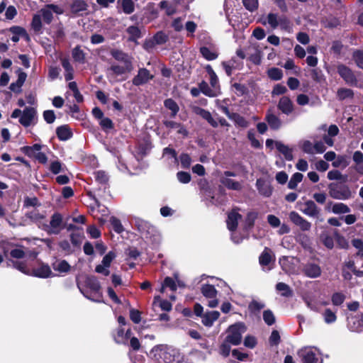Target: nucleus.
<instances>
[{
  "mask_svg": "<svg viewBox=\"0 0 363 363\" xmlns=\"http://www.w3.org/2000/svg\"><path fill=\"white\" fill-rule=\"evenodd\" d=\"M264 26L269 25L272 29L279 27L281 29L290 31L291 29V22L289 19L284 16L275 13H269L265 18L260 21Z\"/></svg>",
  "mask_w": 363,
  "mask_h": 363,
  "instance_id": "nucleus-1",
  "label": "nucleus"
},
{
  "mask_svg": "<svg viewBox=\"0 0 363 363\" xmlns=\"http://www.w3.org/2000/svg\"><path fill=\"white\" fill-rule=\"evenodd\" d=\"M155 351L160 363H179L182 359L179 351L170 346L160 345Z\"/></svg>",
  "mask_w": 363,
  "mask_h": 363,
  "instance_id": "nucleus-2",
  "label": "nucleus"
},
{
  "mask_svg": "<svg viewBox=\"0 0 363 363\" xmlns=\"http://www.w3.org/2000/svg\"><path fill=\"white\" fill-rule=\"evenodd\" d=\"M246 327L242 323H237L230 325L227 330L225 340L233 345H238L242 342V334L245 333Z\"/></svg>",
  "mask_w": 363,
  "mask_h": 363,
  "instance_id": "nucleus-3",
  "label": "nucleus"
},
{
  "mask_svg": "<svg viewBox=\"0 0 363 363\" xmlns=\"http://www.w3.org/2000/svg\"><path fill=\"white\" fill-rule=\"evenodd\" d=\"M133 69V64H123V65L112 64L107 69V77L113 82L118 81V77H122L121 79L124 80L125 77H123V75L130 73Z\"/></svg>",
  "mask_w": 363,
  "mask_h": 363,
  "instance_id": "nucleus-4",
  "label": "nucleus"
},
{
  "mask_svg": "<svg viewBox=\"0 0 363 363\" xmlns=\"http://www.w3.org/2000/svg\"><path fill=\"white\" fill-rule=\"evenodd\" d=\"M328 192L330 196L337 200H347L352 196V192L347 185L330 184Z\"/></svg>",
  "mask_w": 363,
  "mask_h": 363,
  "instance_id": "nucleus-5",
  "label": "nucleus"
},
{
  "mask_svg": "<svg viewBox=\"0 0 363 363\" xmlns=\"http://www.w3.org/2000/svg\"><path fill=\"white\" fill-rule=\"evenodd\" d=\"M279 263L282 270L288 274H298L299 260L291 257H282L279 259Z\"/></svg>",
  "mask_w": 363,
  "mask_h": 363,
  "instance_id": "nucleus-6",
  "label": "nucleus"
},
{
  "mask_svg": "<svg viewBox=\"0 0 363 363\" xmlns=\"http://www.w3.org/2000/svg\"><path fill=\"white\" fill-rule=\"evenodd\" d=\"M154 78V74L145 67L139 68L137 74L133 78V85L139 86L150 82Z\"/></svg>",
  "mask_w": 363,
  "mask_h": 363,
  "instance_id": "nucleus-7",
  "label": "nucleus"
},
{
  "mask_svg": "<svg viewBox=\"0 0 363 363\" xmlns=\"http://www.w3.org/2000/svg\"><path fill=\"white\" fill-rule=\"evenodd\" d=\"M116 257L115 252L110 251L104 257L101 263L96 267L95 272L104 276H108L110 274L109 267Z\"/></svg>",
  "mask_w": 363,
  "mask_h": 363,
  "instance_id": "nucleus-8",
  "label": "nucleus"
},
{
  "mask_svg": "<svg viewBox=\"0 0 363 363\" xmlns=\"http://www.w3.org/2000/svg\"><path fill=\"white\" fill-rule=\"evenodd\" d=\"M301 272L304 276L310 279L318 278L322 274L320 265L313 262H308L303 264Z\"/></svg>",
  "mask_w": 363,
  "mask_h": 363,
  "instance_id": "nucleus-9",
  "label": "nucleus"
},
{
  "mask_svg": "<svg viewBox=\"0 0 363 363\" xmlns=\"http://www.w3.org/2000/svg\"><path fill=\"white\" fill-rule=\"evenodd\" d=\"M134 222L137 229L142 234H144L146 236L153 235L156 233L155 227L147 220H145L140 218H135Z\"/></svg>",
  "mask_w": 363,
  "mask_h": 363,
  "instance_id": "nucleus-10",
  "label": "nucleus"
},
{
  "mask_svg": "<svg viewBox=\"0 0 363 363\" xmlns=\"http://www.w3.org/2000/svg\"><path fill=\"white\" fill-rule=\"evenodd\" d=\"M289 219L303 231H308L311 228V224L297 212L291 211L289 213Z\"/></svg>",
  "mask_w": 363,
  "mask_h": 363,
  "instance_id": "nucleus-11",
  "label": "nucleus"
},
{
  "mask_svg": "<svg viewBox=\"0 0 363 363\" xmlns=\"http://www.w3.org/2000/svg\"><path fill=\"white\" fill-rule=\"evenodd\" d=\"M36 116V111L33 107L26 108L19 119V122L25 127H28L32 124Z\"/></svg>",
  "mask_w": 363,
  "mask_h": 363,
  "instance_id": "nucleus-12",
  "label": "nucleus"
},
{
  "mask_svg": "<svg viewBox=\"0 0 363 363\" xmlns=\"http://www.w3.org/2000/svg\"><path fill=\"white\" fill-rule=\"evenodd\" d=\"M337 72L347 84H353L356 82V77L352 71L344 65L337 66Z\"/></svg>",
  "mask_w": 363,
  "mask_h": 363,
  "instance_id": "nucleus-13",
  "label": "nucleus"
},
{
  "mask_svg": "<svg viewBox=\"0 0 363 363\" xmlns=\"http://www.w3.org/2000/svg\"><path fill=\"white\" fill-rule=\"evenodd\" d=\"M249 60L255 65H259L262 60V51L258 45L252 44L247 48Z\"/></svg>",
  "mask_w": 363,
  "mask_h": 363,
  "instance_id": "nucleus-14",
  "label": "nucleus"
},
{
  "mask_svg": "<svg viewBox=\"0 0 363 363\" xmlns=\"http://www.w3.org/2000/svg\"><path fill=\"white\" fill-rule=\"evenodd\" d=\"M301 211L309 217L317 218L320 215V209L313 201L309 200L303 203Z\"/></svg>",
  "mask_w": 363,
  "mask_h": 363,
  "instance_id": "nucleus-15",
  "label": "nucleus"
},
{
  "mask_svg": "<svg viewBox=\"0 0 363 363\" xmlns=\"http://www.w3.org/2000/svg\"><path fill=\"white\" fill-rule=\"evenodd\" d=\"M300 356L303 363H322V362L319 360L316 352L311 348L302 350L300 352Z\"/></svg>",
  "mask_w": 363,
  "mask_h": 363,
  "instance_id": "nucleus-16",
  "label": "nucleus"
},
{
  "mask_svg": "<svg viewBox=\"0 0 363 363\" xmlns=\"http://www.w3.org/2000/svg\"><path fill=\"white\" fill-rule=\"evenodd\" d=\"M192 110L195 114L200 116L207 121L208 123L213 128H216L218 126V121L212 117L211 113L208 111L199 106H194Z\"/></svg>",
  "mask_w": 363,
  "mask_h": 363,
  "instance_id": "nucleus-17",
  "label": "nucleus"
},
{
  "mask_svg": "<svg viewBox=\"0 0 363 363\" xmlns=\"http://www.w3.org/2000/svg\"><path fill=\"white\" fill-rule=\"evenodd\" d=\"M39 278H48L54 276L50 267L48 264H41L39 267L31 271V275Z\"/></svg>",
  "mask_w": 363,
  "mask_h": 363,
  "instance_id": "nucleus-18",
  "label": "nucleus"
},
{
  "mask_svg": "<svg viewBox=\"0 0 363 363\" xmlns=\"http://www.w3.org/2000/svg\"><path fill=\"white\" fill-rule=\"evenodd\" d=\"M278 108L284 114L289 115L294 111V104L288 96H282L278 104Z\"/></svg>",
  "mask_w": 363,
  "mask_h": 363,
  "instance_id": "nucleus-19",
  "label": "nucleus"
},
{
  "mask_svg": "<svg viewBox=\"0 0 363 363\" xmlns=\"http://www.w3.org/2000/svg\"><path fill=\"white\" fill-rule=\"evenodd\" d=\"M62 223V216L58 213H54L50 222V233L57 234L61 230V225Z\"/></svg>",
  "mask_w": 363,
  "mask_h": 363,
  "instance_id": "nucleus-20",
  "label": "nucleus"
},
{
  "mask_svg": "<svg viewBox=\"0 0 363 363\" xmlns=\"http://www.w3.org/2000/svg\"><path fill=\"white\" fill-rule=\"evenodd\" d=\"M220 317V313L217 311H207L201 318L202 323L206 327H211L213 323Z\"/></svg>",
  "mask_w": 363,
  "mask_h": 363,
  "instance_id": "nucleus-21",
  "label": "nucleus"
},
{
  "mask_svg": "<svg viewBox=\"0 0 363 363\" xmlns=\"http://www.w3.org/2000/svg\"><path fill=\"white\" fill-rule=\"evenodd\" d=\"M265 120L268 123L269 127L273 130H278L282 125L280 118L274 114L272 110H268L265 116Z\"/></svg>",
  "mask_w": 363,
  "mask_h": 363,
  "instance_id": "nucleus-22",
  "label": "nucleus"
},
{
  "mask_svg": "<svg viewBox=\"0 0 363 363\" xmlns=\"http://www.w3.org/2000/svg\"><path fill=\"white\" fill-rule=\"evenodd\" d=\"M241 217V215L235 210L229 213L227 219V226L230 231H234L236 230L238 220H240Z\"/></svg>",
  "mask_w": 363,
  "mask_h": 363,
  "instance_id": "nucleus-23",
  "label": "nucleus"
},
{
  "mask_svg": "<svg viewBox=\"0 0 363 363\" xmlns=\"http://www.w3.org/2000/svg\"><path fill=\"white\" fill-rule=\"evenodd\" d=\"M111 55L117 61L123 64H133L132 58L126 53L120 50H111Z\"/></svg>",
  "mask_w": 363,
  "mask_h": 363,
  "instance_id": "nucleus-24",
  "label": "nucleus"
},
{
  "mask_svg": "<svg viewBox=\"0 0 363 363\" xmlns=\"http://www.w3.org/2000/svg\"><path fill=\"white\" fill-rule=\"evenodd\" d=\"M275 147L279 152L284 155L286 160L291 161L293 160L292 150L289 146L284 145L281 141H277Z\"/></svg>",
  "mask_w": 363,
  "mask_h": 363,
  "instance_id": "nucleus-25",
  "label": "nucleus"
},
{
  "mask_svg": "<svg viewBox=\"0 0 363 363\" xmlns=\"http://www.w3.org/2000/svg\"><path fill=\"white\" fill-rule=\"evenodd\" d=\"M256 186L259 192L264 196H269L272 194V189L271 186L262 179H258L256 182Z\"/></svg>",
  "mask_w": 363,
  "mask_h": 363,
  "instance_id": "nucleus-26",
  "label": "nucleus"
},
{
  "mask_svg": "<svg viewBox=\"0 0 363 363\" xmlns=\"http://www.w3.org/2000/svg\"><path fill=\"white\" fill-rule=\"evenodd\" d=\"M88 5L84 0H73L70 9L74 13H79L87 10Z\"/></svg>",
  "mask_w": 363,
  "mask_h": 363,
  "instance_id": "nucleus-27",
  "label": "nucleus"
},
{
  "mask_svg": "<svg viewBox=\"0 0 363 363\" xmlns=\"http://www.w3.org/2000/svg\"><path fill=\"white\" fill-rule=\"evenodd\" d=\"M56 134L60 140H67L72 137V132L67 125H62L57 128Z\"/></svg>",
  "mask_w": 363,
  "mask_h": 363,
  "instance_id": "nucleus-28",
  "label": "nucleus"
},
{
  "mask_svg": "<svg viewBox=\"0 0 363 363\" xmlns=\"http://www.w3.org/2000/svg\"><path fill=\"white\" fill-rule=\"evenodd\" d=\"M273 255L272 254L271 250L267 247H265L264 251L262 252L259 257V264L262 266H267L270 262L272 260Z\"/></svg>",
  "mask_w": 363,
  "mask_h": 363,
  "instance_id": "nucleus-29",
  "label": "nucleus"
},
{
  "mask_svg": "<svg viewBox=\"0 0 363 363\" xmlns=\"http://www.w3.org/2000/svg\"><path fill=\"white\" fill-rule=\"evenodd\" d=\"M42 146L39 144H35L33 146H24L21 150L29 157H35L38 152L41 150Z\"/></svg>",
  "mask_w": 363,
  "mask_h": 363,
  "instance_id": "nucleus-30",
  "label": "nucleus"
},
{
  "mask_svg": "<svg viewBox=\"0 0 363 363\" xmlns=\"http://www.w3.org/2000/svg\"><path fill=\"white\" fill-rule=\"evenodd\" d=\"M52 268L60 273H67L70 270V265L65 260H60L52 264Z\"/></svg>",
  "mask_w": 363,
  "mask_h": 363,
  "instance_id": "nucleus-31",
  "label": "nucleus"
},
{
  "mask_svg": "<svg viewBox=\"0 0 363 363\" xmlns=\"http://www.w3.org/2000/svg\"><path fill=\"white\" fill-rule=\"evenodd\" d=\"M202 294L207 298H213L216 297L217 291L213 285L206 284L201 287Z\"/></svg>",
  "mask_w": 363,
  "mask_h": 363,
  "instance_id": "nucleus-32",
  "label": "nucleus"
},
{
  "mask_svg": "<svg viewBox=\"0 0 363 363\" xmlns=\"http://www.w3.org/2000/svg\"><path fill=\"white\" fill-rule=\"evenodd\" d=\"M332 212L335 214L348 213L350 212V208L343 203H335L332 206Z\"/></svg>",
  "mask_w": 363,
  "mask_h": 363,
  "instance_id": "nucleus-33",
  "label": "nucleus"
},
{
  "mask_svg": "<svg viewBox=\"0 0 363 363\" xmlns=\"http://www.w3.org/2000/svg\"><path fill=\"white\" fill-rule=\"evenodd\" d=\"M220 182L230 189L240 190L242 187L241 184L238 182L227 177H222L220 179Z\"/></svg>",
  "mask_w": 363,
  "mask_h": 363,
  "instance_id": "nucleus-34",
  "label": "nucleus"
},
{
  "mask_svg": "<svg viewBox=\"0 0 363 363\" xmlns=\"http://www.w3.org/2000/svg\"><path fill=\"white\" fill-rule=\"evenodd\" d=\"M276 289L281 292V296L289 297L292 296V291L289 286L283 282H279L276 285Z\"/></svg>",
  "mask_w": 363,
  "mask_h": 363,
  "instance_id": "nucleus-35",
  "label": "nucleus"
},
{
  "mask_svg": "<svg viewBox=\"0 0 363 363\" xmlns=\"http://www.w3.org/2000/svg\"><path fill=\"white\" fill-rule=\"evenodd\" d=\"M200 52L202 56L207 60H216L218 57V54L215 51L209 49L207 47H201L200 48Z\"/></svg>",
  "mask_w": 363,
  "mask_h": 363,
  "instance_id": "nucleus-36",
  "label": "nucleus"
},
{
  "mask_svg": "<svg viewBox=\"0 0 363 363\" xmlns=\"http://www.w3.org/2000/svg\"><path fill=\"white\" fill-rule=\"evenodd\" d=\"M229 118L233 120L236 125L242 128H247L249 125V123L244 118V117L236 113H232Z\"/></svg>",
  "mask_w": 363,
  "mask_h": 363,
  "instance_id": "nucleus-37",
  "label": "nucleus"
},
{
  "mask_svg": "<svg viewBox=\"0 0 363 363\" xmlns=\"http://www.w3.org/2000/svg\"><path fill=\"white\" fill-rule=\"evenodd\" d=\"M303 174L299 172L294 174L288 183V187L290 189H294L296 188L298 183L303 179Z\"/></svg>",
  "mask_w": 363,
  "mask_h": 363,
  "instance_id": "nucleus-38",
  "label": "nucleus"
},
{
  "mask_svg": "<svg viewBox=\"0 0 363 363\" xmlns=\"http://www.w3.org/2000/svg\"><path fill=\"white\" fill-rule=\"evenodd\" d=\"M121 7L125 14H130L135 11V4L132 0H122Z\"/></svg>",
  "mask_w": 363,
  "mask_h": 363,
  "instance_id": "nucleus-39",
  "label": "nucleus"
},
{
  "mask_svg": "<svg viewBox=\"0 0 363 363\" xmlns=\"http://www.w3.org/2000/svg\"><path fill=\"white\" fill-rule=\"evenodd\" d=\"M349 164L347 161V158L345 155H339L336 157L334 161L332 163V165L334 167H342L345 168Z\"/></svg>",
  "mask_w": 363,
  "mask_h": 363,
  "instance_id": "nucleus-40",
  "label": "nucleus"
},
{
  "mask_svg": "<svg viewBox=\"0 0 363 363\" xmlns=\"http://www.w3.org/2000/svg\"><path fill=\"white\" fill-rule=\"evenodd\" d=\"M267 74L271 79L275 81L280 80L283 77L281 69L277 67H272L269 69L267 71Z\"/></svg>",
  "mask_w": 363,
  "mask_h": 363,
  "instance_id": "nucleus-41",
  "label": "nucleus"
},
{
  "mask_svg": "<svg viewBox=\"0 0 363 363\" xmlns=\"http://www.w3.org/2000/svg\"><path fill=\"white\" fill-rule=\"evenodd\" d=\"M352 59L357 66L363 69V50H356L353 52Z\"/></svg>",
  "mask_w": 363,
  "mask_h": 363,
  "instance_id": "nucleus-42",
  "label": "nucleus"
},
{
  "mask_svg": "<svg viewBox=\"0 0 363 363\" xmlns=\"http://www.w3.org/2000/svg\"><path fill=\"white\" fill-rule=\"evenodd\" d=\"M127 33L130 35V37H129L130 41H135L137 39L140 38V30L136 26H129L127 28Z\"/></svg>",
  "mask_w": 363,
  "mask_h": 363,
  "instance_id": "nucleus-43",
  "label": "nucleus"
},
{
  "mask_svg": "<svg viewBox=\"0 0 363 363\" xmlns=\"http://www.w3.org/2000/svg\"><path fill=\"white\" fill-rule=\"evenodd\" d=\"M86 284L87 286L93 291H99L101 286L99 281L94 277H90L86 279Z\"/></svg>",
  "mask_w": 363,
  "mask_h": 363,
  "instance_id": "nucleus-44",
  "label": "nucleus"
},
{
  "mask_svg": "<svg viewBox=\"0 0 363 363\" xmlns=\"http://www.w3.org/2000/svg\"><path fill=\"white\" fill-rule=\"evenodd\" d=\"M72 57L75 61L79 63H84L85 62V53L79 47L73 49Z\"/></svg>",
  "mask_w": 363,
  "mask_h": 363,
  "instance_id": "nucleus-45",
  "label": "nucleus"
},
{
  "mask_svg": "<svg viewBox=\"0 0 363 363\" xmlns=\"http://www.w3.org/2000/svg\"><path fill=\"white\" fill-rule=\"evenodd\" d=\"M244 7L250 12L257 10L259 6L258 0H242Z\"/></svg>",
  "mask_w": 363,
  "mask_h": 363,
  "instance_id": "nucleus-46",
  "label": "nucleus"
},
{
  "mask_svg": "<svg viewBox=\"0 0 363 363\" xmlns=\"http://www.w3.org/2000/svg\"><path fill=\"white\" fill-rule=\"evenodd\" d=\"M40 12L43 16V21L48 24L50 23L53 18V16L51 9L48 8V5H46L43 8Z\"/></svg>",
  "mask_w": 363,
  "mask_h": 363,
  "instance_id": "nucleus-47",
  "label": "nucleus"
},
{
  "mask_svg": "<svg viewBox=\"0 0 363 363\" xmlns=\"http://www.w3.org/2000/svg\"><path fill=\"white\" fill-rule=\"evenodd\" d=\"M12 264L14 268L19 270L22 273L26 275H31V271L27 268L26 262L20 261H12Z\"/></svg>",
  "mask_w": 363,
  "mask_h": 363,
  "instance_id": "nucleus-48",
  "label": "nucleus"
},
{
  "mask_svg": "<svg viewBox=\"0 0 363 363\" xmlns=\"http://www.w3.org/2000/svg\"><path fill=\"white\" fill-rule=\"evenodd\" d=\"M263 320L268 325H272L275 323L276 318L271 310H265L263 312Z\"/></svg>",
  "mask_w": 363,
  "mask_h": 363,
  "instance_id": "nucleus-49",
  "label": "nucleus"
},
{
  "mask_svg": "<svg viewBox=\"0 0 363 363\" xmlns=\"http://www.w3.org/2000/svg\"><path fill=\"white\" fill-rule=\"evenodd\" d=\"M337 95L339 99L344 100L352 98L353 96V91L350 89L341 88L337 90Z\"/></svg>",
  "mask_w": 363,
  "mask_h": 363,
  "instance_id": "nucleus-50",
  "label": "nucleus"
},
{
  "mask_svg": "<svg viewBox=\"0 0 363 363\" xmlns=\"http://www.w3.org/2000/svg\"><path fill=\"white\" fill-rule=\"evenodd\" d=\"M160 6L162 9H165V12L168 16L173 15L176 12V7L169 4L167 1H162L160 3Z\"/></svg>",
  "mask_w": 363,
  "mask_h": 363,
  "instance_id": "nucleus-51",
  "label": "nucleus"
},
{
  "mask_svg": "<svg viewBox=\"0 0 363 363\" xmlns=\"http://www.w3.org/2000/svg\"><path fill=\"white\" fill-rule=\"evenodd\" d=\"M164 106L167 108L172 111L173 116H174L179 111V107L177 103L171 99H168L164 101Z\"/></svg>",
  "mask_w": 363,
  "mask_h": 363,
  "instance_id": "nucleus-52",
  "label": "nucleus"
},
{
  "mask_svg": "<svg viewBox=\"0 0 363 363\" xmlns=\"http://www.w3.org/2000/svg\"><path fill=\"white\" fill-rule=\"evenodd\" d=\"M231 343L228 342L225 339L220 346V354L226 357L230 354Z\"/></svg>",
  "mask_w": 363,
  "mask_h": 363,
  "instance_id": "nucleus-53",
  "label": "nucleus"
},
{
  "mask_svg": "<svg viewBox=\"0 0 363 363\" xmlns=\"http://www.w3.org/2000/svg\"><path fill=\"white\" fill-rule=\"evenodd\" d=\"M257 216V213L255 212H250L247 214L245 221V228L248 229L253 226Z\"/></svg>",
  "mask_w": 363,
  "mask_h": 363,
  "instance_id": "nucleus-54",
  "label": "nucleus"
},
{
  "mask_svg": "<svg viewBox=\"0 0 363 363\" xmlns=\"http://www.w3.org/2000/svg\"><path fill=\"white\" fill-rule=\"evenodd\" d=\"M323 315L325 322L328 324L334 323L336 320V315L330 309H326Z\"/></svg>",
  "mask_w": 363,
  "mask_h": 363,
  "instance_id": "nucleus-55",
  "label": "nucleus"
},
{
  "mask_svg": "<svg viewBox=\"0 0 363 363\" xmlns=\"http://www.w3.org/2000/svg\"><path fill=\"white\" fill-rule=\"evenodd\" d=\"M302 150L307 154H314V147L312 143L309 140H303L301 143Z\"/></svg>",
  "mask_w": 363,
  "mask_h": 363,
  "instance_id": "nucleus-56",
  "label": "nucleus"
},
{
  "mask_svg": "<svg viewBox=\"0 0 363 363\" xmlns=\"http://www.w3.org/2000/svg\"><path fill=\"white\" fill-rule=\"evenodd\" d=\"M99 124L102 129L108 130L113 128V123L109 118L104 117L99 121Z\"/></svg>",
  "mask_w": 363,
  "mask_h": 363,
  "instance_id": "nucleus-57",
  "label": "nucleus"
},
{
  "mask_svg": "<svg viewBox=\"0 0 363 363\" xmlns=\"http://www.w3.org/2000/svg\"><path fill=\"white\" fill-rule=\"evenodd\" d=\"M199 87H200L201 92L203 93L205 95L210 96V97H213L216 96L215 91L208 86L207 83H206V82L201 83Z\"/></svg>",
  "mask_w": 363,
  "mask_h": 363,
  "instance_id": "nucleus-58",
  "label": "nucleus"
},
{
  "mask_svg": "<svg viewBox=\"0 0 363 363\" xmlns=\"http://www.w3.org/2000/svg\"><path fill=\"white\" fill-rule=\"evenodd\" d=\"M110 222H111V224L113 228V230L116 232V233H121L123 231V225L121 223V221L115 218V217H111V219H110Z\"/></svg>",
  "mask_w": 363,
  "mask_h": 363,
  "instance_id": "nucleus-59",
  "label": "nucleus"
},
{
  "mask_svg": "<svg viewBox=\"0 0 363 363\" xmlns=\"http://www.w3.org/2000/svg\"><path fill=\"white\" fill-rule=\"evenodd\" d=\"M32 28L35 31H40L42 28V22H41V18L40 16L38 14L34 15L32 23H31Z\"/></svg>",
  "mask_w": 363,
  "mask_h": 363,
  "instance_id": "nucleus-60",
  "label": "nucleus"
},
{
  "mask_svg": "<svg viewBox=\"0 0 363 363\" xmlns=\"http://www.w3.org/2000/svg\"><path fill=\"white\" fill-rule=\"evenodd\" d=\"M352 245L358 252L357 255L363 257V242L362 240L355 238L352 240Z\"/></svg>",
  "mask_w": 363,
  "mask_h": 363,
  "instance_id": "nucleus-61",
  "label": "nucleus"
},
{
  "mask_svg": "<svg viewBox=\"0 0 363 363\" xmlns=\"http://www.w3.org/2000/svg\"><path fill=\"white\" fill-rule=\"evenodd\" d=\"M27 215L28 218L31 219L35 222L40 221L45 218V216L43 214L40 213L36 210H33L30 211Z\"/></svg>",
  "mask_w": 363,
  "mask_h": 363,
  "instance_id": "nucleus-62",
  "label": "nucleus"
},
{
  "mask_svg": "<svg viewBox=\"0 0 363 363\" xmlns=\"http://www.w3.org/2000/svg\"><path fill=\"white\" fill-rule=\"evenodd\" d=\"M177 179L182 184H187L191 181V175L186 172H179L177 174Z\"/></svg>",
  "mask_w": 363,
  "mask_h": 363,
  "instance_id": "nucleus-63",
  "label": "nucleus"
},
{
  "mask_svg": "<svg viewBox=\"0 0 363 363\" xmlns=\"http://www.w3.org/2000/svg\"><path fill=\"white\" fill-rule=\"evenodd\" d=\"M345 296L342 293H335L332 296V302L335 306L341 305L345 301Z\"/></svg>",
  "mask_w": 363,
  "mask_h": 363,
  "instance_id": "nucleus-64",
  "label": "nucleus"
}]
</instances>
